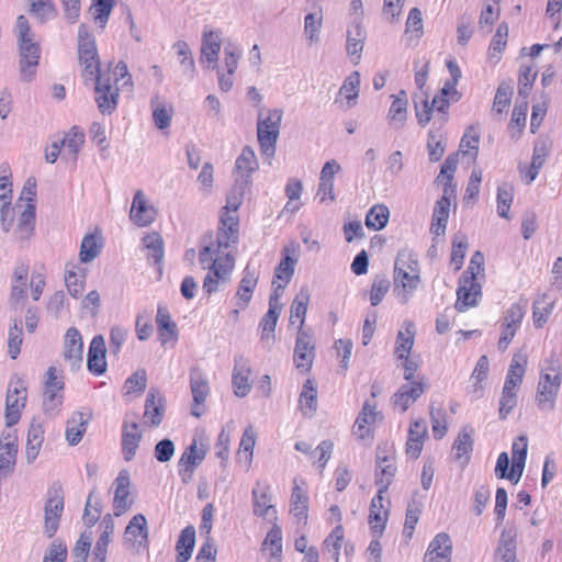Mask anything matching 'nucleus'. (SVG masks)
Wrapping results in <instances>:
<instances>
[{"mask_svg":"<svg viewBox=\"0 0 562 562\" xmlns=\"http://www.w3.org/2000/svg\"><path fill=\"white\" fill-rule=\"evenodd\" d=\"M15 30L20 50L21 79L31 81L36 72L41 48L38 43L34 41L29 21L24 15L18 16Z\"/></svg>","mask_w":562,"mask_h":562,"instance_id":"f257e3e1","label":"nucleus"},{"mask_svg":"<svg viewBox=\"0 0 562 562\" xmlns=\"http://www.w3.org/2000/svg\"><path fill=\"white\" fill-rule=\"evenodd\" d=\"M547 366L541 369L536 392V404L540 411H553L561 387V364L557 359H547Z\"/></svg>","mask_w":562,"mask_h":562,"instance_id":"f03ea898","label":"nucleus"},{"mask_svg":"<svg viewBox=\"0 0 562 562\" xmlns=\"http://www.w3.org/2000/svg\"><path fill=\"white\" fill-rule=\"evenodd\" d=\"M283 112L280 109L268 111V115L262 117V111L259 112L257 122V138L261 156L271 164L276 154V144L280 134V126Z\"/></svg>","mask_w":562,"mask_h":562,"instance_id":"7ed1b4c3","label":"nucleus"},{"mask_svg":"<svg viewBox=\"0 0 562 562\" xmlns=\"http://www.w3.org/2000/svg\"><path fill=\"white\" fill-rule=\"evenodd\" d=\"M483 272L484 267L469 262L467 270L459 279L458 299L456 302V310L458 312H465L469 307H474L479 304V300L482 296V286L477 282V276Z\"/></svg>","mask_w":562,"mask_h":562,"instance_id":"20e7f679","label":"nucleus"},{"mask_svg":"<svg viewBox=\"0 0 562 562\" xmlns=\"http://www.w3.org/2000/svg\"><path fill=\"white\" fill-rule=\"evenodd\" d=\"M64 490L59 482H53L46 493L44 506V532L52 538L59 528L60 517L64 512Z\"/></svg>","mask_w":562,"mask_h":562,"instance_id":"39448f33","label":"nucleus"},{"mask_svg":"<svg viewBox=\"0 0 562 562\" xmlns=\"http://www.w3.org/2000/svg\"><path fill=\"white\" fill-rule=\"evenodd\" d=\"M241 200L237 195H228L226 205L221 211L220 216V241L227 245L229 241H238L239 217L237 210Z\"/></svg>","mask_w":562,"mask_h":562,"instance_id":"423d86ee","label":"nucleus"},{"mask_svg":"<svg viewBox=\"0 0 562 562\" xmlns=\"http://www.w3.org/2000/svg\"><path fill=\"white\" fill-rule=\"evenodd\" d=\"M36 195V180L33 177H30L23 187L20 199H25L29 201L25 210L21 213L19 217L18 227L15 229V236L20 240L29 239L33 232L35 225V205L31 202Z\"/></svg>","mask_w":562,"mask_h":562,"instance_id":"0eeeda50","label":"nucleus"},{"mask_svg":"<svg viewBox=\"0 0 562 562\" xmlns=\"http://www.w3.org/2000/svg\"><path fill=\"white\" fill-rule=\"evenodd\" d=\"M30 267L24 260L16 261L11 280H10V294L8 303L10 308L18 311L22 308L27 299Z\"/></svg>","mask_w":562,"mask_h":562,"instance_id":"6e6552de","label":"nucleus"},{"mask_svg":"<svg viewBox=\"0 0 562 562\" xmlns=\"http://www.w3.org/2000/svg\"><path fill=\"white\" fill-rule=\"evenodd\" d=\"M112 77L110 74H103V76H97L94 81L95 102L98 109L102 114H112L117 106L119 99V87L113 86Z\"/></svg>","mask_w":562,"mask_h":562,"instance_id":"1a4fd4ad","label":"nucleus"},{"mask_svg":"<svg viewBox=\"0 0 562 562\" xmlns=\"http://www.w3.org/2000/svg\"><path fill=\"white\" fill-rule=\"evenodd\" d=\"M26 403V386L22 380L10 382L5 398L7 426L15 425L21 417V411Z\"/></svg>","mask_w":562,"mask_h":562,"instance_id":"9d476101","label":"nucleus"},{"mask_svg":"<svg viewBox=\"0 0 562 562\" xmlns=\"http://www.w3.org/2000/svg\"><path fill=\"white\" fill-rule=\"evenodd\" d=\"M314 359L315 341L313 336L304 329H299L293 355L295 368L303 373L310 372Z\"/></svg>","mask_w":562,"mask_h":562,"instance_id":"9b49d317","label":"nucleus"},{"mask_svg":"<svg viewBox=\"0 0 562 562\" xmlns=\"http://www.w3.org/2000/svg\"><path fill=\"white\" fill-rule=\"evenodd\" d=\"M420 283L419 271L401 270L393 273V293L401 304H406L413 297Z\"/></svg>","mask_w":562,"mask_h":562,"instance_id":"f8f14e48","label":"nucleus"},{"mask_svg":"<svg viewBox=\"0 0 562 562\" xmlns=\"http://www.w3.org/2000/svg\"><path fill=\"white\" fill-rule=\"evenodd\" d=\"M190 390L193 397L191 414L201 417L204 414V403L210 395V385L206 375L199 368L190 370Z\"/></svg>","mask_w":562,"mask_h":562,"instance_id":"ddd939ff","label":"nucleus"},{"mask_svg":"<svg viewBox=\"0 0 562 562\" xmlns=\"http://www.w3.org/2000/svg\"><path fill=\"white\" fill-rule=\"evenodd\" d=\"M396 464L392 453L384 454L381 450L376 453L375 485L378 492L384 494L392 484L396 473Z\"/></svg>","mask_w":562,"mask_h":562,"instance_id":"4468645a","label":"nucleus"},{"mask_svg":"<svg viewBox=\"0 0 562 562\" xmlns=\"http://www.w3.org/2000/svg\"><path fill=\"white\" fill-rule=\"evenodd\" d=\"M269 485H261L259 482L252 488V512L254 515L262 517L268 520L277 519V509L271 504V496L269 494Z\"/></svg>","mask_w":562,"mask_h":562,"instance_id":"2eb2a0df","label":"nucleus"},{"mask_svg":"<svg viewBox=\"0 0 562 562\" xmlns=\"http://www.w3.org/2000/svg\"><path fill=\"white\" fill-rule=\"evenodd\" d=\"M125 542H130L136 552L140 548L147 549L148 529L147 520L143 514L135 515L125 528Z\"/></svg>","mask_w":562,"mask_h":562,"instance_id":"dca6fc26","label":"nucleus"},{"mask_svg":"<svg viewBox=\"0 0 562 562\" xmlns=\"http://www.w3.org/2000/svg\"><path fill=\"white\" fill-rule=\"evenodd\" d=\"M106 347L102 335L92 338L88 349L87 368L95 376L106 371Z\"/></svg>","mask_w":562,"mask_h":562,"instance_id":"f3484780","label":"nucleus"},{"mask_svg":"<svg viewBox=\"0 0 562 562\" xmlns=\"http://www.w3.org/2000/svg\"><path fill=\"white\" fill-rule=\"evenodd\" d=\"M83 342L80 331L76 327L67 329L64 344V358L70 363L72 370L80 368L82 362Z\"/></svg>","mask_w":562,"mask_h":562,"instance_id":"a211bd4d","label":"nucleus"},{"mask_svg":"<svg viewBox=\"0 0 562 562\" xmlns=\"http://www.w3.org/2000/svg\"><path fill=\"white\" fill-rule=\"evenodd\" d=\"M130 217L139 227L150 225L156 218V210L147 203L142 190H137L134 194Z\"/></svg>","mask_w":562,"mask_h":562,"instance_id":"6ab92c4d","label":"nucleus"},{"mask_svg":"<svg viewBox=\"0 0 562 562\" xmlns=\"http://www.w3.org/2000/svg\"><path fill=\"white\" fill-rule=\"evenodd\" d=\"M249 374L250 367L247 359L241 355L235 356L232 384L236 396L245 397L250 392Z\"/></svg>","mask_w":562,"mask_h":562,"instance_id":"aec40b11","label":"nucleus"},{"mask_svg":"<svg viewBox=\"0 0 562 562\" xmlns=\"http://www.w3.org/2000/svg\"><path fill=\"white\" fill-rule=\"evenodd\" d=\"M428 435L426 422L423 419L414 420L408 429L407 441L405 446L406 454L412 459H418L423 448L425 439Z\"/></svg>","mask_w":562,"mask_h":562,"instance_id":"412c9836","label":"nucleus"},{"mask_svg":"<svg viewBox=\"0 0 562 562\" xmlns=\"http://www.w3.org/2000/svg\"><path fill=\"white\" fill-rule=\"evenodd\" d=\"M138 427L139 426L136 422H123L121 448L125 461H131L135 457L138 449L143 437L142 432L138 430Z\"/></svg>","mask_w":562,"mask_h":562,"instance_id":"4be33fe9","label":"nucleus"},{"mask_svg":"<svg viewBox=\"0 0 562 562\" xmlns=\"http://www.w3.org/2000/svg\"><path fill=\"white\" fill-rule=\"evenodd\" d=\"M222 45V33L220 31L207 30L202 33L201 58L205 59L212 69L217 67L218 53Z\"/></svg>","mask_w":562,"mask_h":562,"instance_id":"5701e85b","label":"nucleus"},{"mask_svg":"<svg viewBox=\"0 0 562 562\" xmlns=\"http://www.w3.org/2000/svg\"><path fill=\"white\" fill-rule=\"evenodd\" d=\"M367 32L360 21H353L347 30L346 50L355 64L361 58Z\"/></svg>","mask_w":562,"mask_h":562,"instance_id":"b1692460","label":"nucleus"},{"mask_svg":"<svg viewBox=\"0 0 562 562\" xmlns=\"http://www.w3.org/2000/svg\"><path fill=\"white\" fill-rule=\"evenodd\" d=\"M156 324L158 328V340L162 346L167 345L169 341L177 342L179 338L178 326L176 322L172 321L166 306H158Z\"/></svg>","mask_w":562,"mask_h":562,"instance_id":"393cba45","label":"nucleus"},{"mask_svg":"<svg viewBox=\"0 0 562 562\" xmlns=\"http://www.w3.org/2000/svg\"><path fill=\"white\" fill-rule=\"evenodd\" d=\"M424 392L425 387L423 381L407 382L393 395L392 402L394 406L400 407L401 412L404 413L424 394Z\"/></svg>","mask_w":562,"mask_h":562,"instance_id":"a878e982","label":"nucleus"},{"mask_svg":"<svg viewBox=\"0 0 562 562\" xmlns=\"http://www.w3.org/2000/svg\"><path fill=\"white\" fill-rule=\"evenodd\" d=\"M165 398L156 389H150L145 401V423L151 427H158L165 415Z\"/></svg>","mask_w":562,"mask_h":562,"instance_id":"bb28decb","label":"nucleus"},{"mask_svg":"<svg viewBox=\"0 0 562 562\" xmlns=\"http://www.w3.org/2000/svg\"><path fill=\"white\" fill-rule=\"evenodd\" d=\"M130 484L131 481L128 472L126 470H121L114 481L115 491L113 507L115 509L116 516H120L122 513L126 512L132 505V502L128 501Z\"/></svg>","mask_w":562,"mask_h":562,"instance_id":"cd10ccee","label":"nucleus"},{"mask_svg":"<svg viewBox=\"0 0 562 562\" xmlns=\"http://www.w3.org/2000/svg\"><path fill=\"white\" fill-rule=\"evenodd\" d=\"M452 541L448 533L440 532L430 541L424 561H432L434 559H446L451 562Z\"/></svg>","mask_w":562,"mask_h":562,"instance_id":"c85d7f7f","label":"nucleus"},{"mask_svg":"<svg viewBox=\"0 0 562 562\" xmlns=\"http://www.w3.org/2000/svg\"><path fill=\"white\" fill-rule=\"evenodd\" d=\"M528 359L526 355L521 352L514 353L506 373L505 383L503 387H509L510 390L517 391V389L522 383Z\"/></svg>","mask_w":562,"mask_h":562,"instance_id":"c756f323","label":"nucleus"},{"mask_svg":"<svg viewBox=\"0 0 562 562\" xmlns=\"http://www.w3.org/2000/svg\"><path fill=\"white\" fill-rule=\"evenodd\" d=\"M44 427L43 425L33 419L26 437L25 456L27 463H33L40 454L43 441H44Z\"/></svg>","mask_w":562,"mask_h":562,"instance_id":"7c9ffc66","label":"nucleus"},{"mask_svg":"<svg viewBox=\"0 0 562 562\" xmlns=\"http://www.w3.org/2000/svg\"><path fill=\"white\" fill-rule=\"evenodd\" d=\"M89 423V416L81 412H75L67 420L66 440L70 446H77L85 432Z\"/></svg>","mask_w":562,"mask_h":562,"instance_id":"2f4dec72","label":"nucleus"},{"mask_svg":"<svg viewBox=\"0 0 562 562\" xmlns=\"http://www.w3.org/2000/svg\"><path fill=\"white\" fill-rule=\"evenodd\" d=\"M195 544V528L187 526L180 532L176 543L177 558L176 562H188L192 555Z\"/></svg>","mask_w":562,"mask_h":562,"instance_id":"473e14b6","label":"nucleus"},{"mask_svg":"<svg viewBox=\"0 0 562 562\" xmlns=\"http://www.w3.org/2000/svg\"><path fill=\"white\" fill-rule=\"evenodd\" d=\"M383 501H384L383 494H380L378 492L376 495L371 501L370 513H369V525L373 532L380 533V535L385 529L387 514H389V510L385 509L384 517L382 516V509L384 507Z\"/></svg>","mask_w":562,"mask_h":562,"instance_id":"72a5a7b5","label":"nucleus"},{"mask_svg":"<svg viewBox=\"0 0 562 562\" xmlns=\"http://www.w3.org/2000/svg\"><path fill=\"white\" fill-rule=\"evenodd\" d=\"M206 450L201 447L198 449L196 440L186 448L178 461V468H183L184 472L193 473L195 468L204 460Z\"/></svg>","mask_w":562,"mask_h":562,"instance_id":"f704fd0d","label":"nucleus"},{"mask_svg":"<svg viewBox=\"0 0 562 562\" xmlns=\"http://www.w3.org/2000/svg\"><path fill=\"white\" fill-rule=\"evenodd\" d=\"M307 510H308V496L297 484L294 482V486L291 493L290 499V513L297 518L299 520H303L304 522L307 519Z\"/></svg>","mask_w":562,"mask_h":562,"instance_id":"c9c22d12","label":"nucleus"},{"mask_svg":"<svg viewBox=\"0 0 562 562\" xmlns=\"http://www.w3.org/2000/svg\"><path fill=\"white\" fill-rule=\"evenodd\" d=\"M258 277L255 271H250L249 266L246 267L244 271V277L240 280L237 297L239 299L238 306L240 308H245L252 297V292L257 285Z\"/></svg>","mask_w":562,"mask_h":562,"instance_id":"e433bc0d","label":"nucleus"},{"mask_svg":"<svg viewBox=\"0 0 562 562\" xmlns=\"http://www.w3.org/2000/svg\"><path fill=\"white\" fill-rule=\"evenodd\" d=\"M376 414L375 405H371L368 401L364 402L362 411L359 413L353 425V434L359 439H364L369 435L368 425L375 422Z\"/></svg>","mask_w":562,"mask_h":562,"instance_id":"4c0bfd02","label":"nucleus"},{"mask_svg":"<svg viewBox=\"0 0 562 562\" xmlns=\"http://www.w3.org/2000/svg\"><path fill=\"white\" fill-rule=\"evenodd\" d=\"M173 49L180 59L182 74L188 80H192L195 75V64L188 43L184 41H177L173 44Z\"/></svg>","mask_w":562,"mask_h":562,"instance_id":"58836bf2","label":"nucleus"},{"mask_svg":"<svg viewBox=\"0 0 562 562\" xmlns=\"http://www.w3.org/2000/svg\"><path fill=\"white\" fill-rule=\"evenodd\" d=\"M255 445L256 434L252 427L249 426L244 430L237 452L238 462H244L247 468L251 464Z\"/></svg>","mask_w":562,"mask_h":562,"instance_id":"ea45409f","label":"nucleus"},{"mask_svg":"<svg viewBox=\"0 0 562 562\" xmlns=\"http://www.w3.org/2000/svg\"><path fill=\"white\" fill-rule=\"evenodd\" d=\"M415 329L412 322H406L405 331L400 330L396 336L395 355L397 359H406L414 345Z\"/></svg>","mask_w":562,"mask_h":562,"instance_id":"a19ab883","label":"nucleus"},{"mask_svg":"<svg viewBox=\"0 0 562 562\" xmlns=\"http://www.w3.org/2000/svg\"><path fill=\"white\" fill-rule=\"evenodd\" d=\"M446 66L449 70L450 78L443 85V94H450L452 102H458L461 99V93L457 90V85L462 76L461 69L454 59H448Z\"/></svg>","mask_w":562,"mask_h":562,"instance_id":"79ce46f5","label":"nucleus"},{"mask_svg":"<svg viewBox=\"0 0 562 562\" xmlns=\"http://www.w3.org/2000/svg\"><path fill=\"white\" fill-rule=\"evenodd\" d=\"M308 302H310L308 289L301 288L300 292L296 294V296L294 297V300L292 302L291 311H290V322L293 323L294 318L300 321L299 329H303Z\"/></svg>","mask_w":562,"mask_h":562,"instance_id":"37998d69","label":"nucleus"},{"mask_svg":"<svg viewBox=\"0 0 562 562\" xmlns=\"http://www.w3.org/2000/svg\"><path fill=\"white\" fill-rule=\"evenodd\" d=\"M393 102L389 109L387 117L393 123L404 124L407 117V94L401 90L396 95H392Z\"/></svg>","mask_w":562,"mask_h":562,"instance_id":"c03bdc74","label":"nucleus"},{"mask_svg":"<svg viewBox=\"0 0 562 562\" xmlns=\"http://www.w3.org/2000/svg\"><path fill=\"white\" fill-rule=\"evenodd\" d=\"M473 428L465 426L459 432L457 439L453 442L452 450L456 452L457 459L465 458V461L469 460L470 454L473 450V439H472Z\"/></svg>","mask_w":562,"mask_h":562,"instance_id":"a18cd8bd","label":"nucleus"},{"mask_svg":"<svg viewBox=\"0 0 562 562\" xmlns=\"http://www.w3.org/2000/svg\"><path fill=\"white\" fill-rule=\"evenodd\" d=\"M23 342L22 319L14 318L8 331V353L11 359H16L21 352Z\"/></svg>","mask_w":562,"mask_h":562,"instance_id":"49530a36","label":"nucleus"},{"mask_svg":"<svg viewBox=\"0 0 562 562\" xmlns=\"http://www.w3.org/2000/svg\"><path fill=\"white\" fill-rule=\"evenodd\" d=\"M16 453L18 446L15 439L8 442L0 441V473H3V476L13 471Z\"/></svg>","mask_w":562,"mask_h":562,"instance_id":"de8ad7c7","label":"nucleus"},{"mask_svg":"<svg viewBox=\"0 0 562 562\" xmlns=\"http://www.w3.org/2000/svg\"><path fill=\"white\" fill-rule=\"evenodd\" d=\"M389 217V207L384 204H376L367 213L366 225L369 229L381 231L386 226Z\"/></svg>","mask_w":562,"mask_h":562,"instance_id":"09e8293b","label":"nucleus"},{"mask_svg":"<svg viewBox=\"0 0 562 562\" xmlns=\"http://www.w3.org/2000/svg\"><path fill=\"white\" fill-rule=\"evenodd\" d=\"M236 169L250 178L251 173L255 172L259 165L254 149L250 146H245L241 154L237 157L235 162Z\"/></svg>","mask_w":562,"mask_h":562,"instance_id":"8fccbe9b","label":"nucleus"},{"mask_svg":"<svg viewBox=\"0 0 562 562\" xmlns=\"http://www.w3.org/2000/svg\"><path fill=\"white\" fill-rule=\"evenodd\" d=\"M30 12L41 22L53 20L57 16V10L52 0H29Z\"/></svg>","mask_w":562,"mask_h":562,"instance_id":"3c124183","label":"nucleus"},{"mask_svg":"<svg viewBox=\"0 0 562 562\" xmlns=\"http://www.w3.org/2000/svg\"><path fill=\"white\" fill-rule=\"evenodd\" d=\"M237 241H229L227 245H224L220 241V231L217 232V237L214 243H210L209 245H204L199 254V260L200 263L203 266V268H207L213 260L218 259V255L221 254V250L227 249L231 245L236 244Z\"/></svg>","mask_w":562,"mask_h":562,"instance_id":"603ef678","label":"nucleus"},{"mask_svg":"<svg viewBox=\"0 0 562 562\" xmlns=\"http://www.w3.org/2000/svg\"><path fill=\"white\" fill-rule=\"evenodd\" d=\"M496 554L499 557L501 562L516 561V540L509 531L504 530L502 532Z\"/></svg>","mask_w":562,"mask_h":562,"instance_id":"864d4df0","label":"nucleus"},{"mask_svg":"<svg viewBox=\"0 0 562 562\" xmlns=\"http://www.w3.org/2000/svg\"><path fill=\"white\" fill-rule=\"evenodd\" d=\"M507 36L508 25L503 22L497 26L496 33L494 34L488 47V56L491 59H495V61L501 59V55L507 44Z\"/></svg>","mask_w":562,"mask_h":562,"instance_id":"5fc2aeb1","label":"nucleus"},{"mask_svg":"<svg viewBox=\"0 0 562 562\" xmlns=\"http://www.w3.org/2000/svg\"><path fill=\"white\" fill-rule=\"evenodd\" d=\"M79 63L83 67L82 76L86 80H93L97 76H103L100 71V60L98 52H86L79 55Z\"/></svg>","mask_w":562,"mask_h":562,"instance_id":"6e6d98bb","label":"nucleus"},{"mask_svg":"<svg viewBox=\"0 0 562 562\" xmlns=\"http://www.w3.org/2000/svg\"><path fill=\"white\" fill-rule=\"evenodd\" d=\"M514 199V188L504 182L497 188V214L503 218H509V209Z\"/></svg>","mask_w":562,"mask_h":562,"instance_id":"4d7b16f0","label":"nucleus"},{"mask_svg":"<svg viewBox=\"0 0 562 562\" xmlns=\"http://www.w3.org/2000/svg\"><path fill=\"white\" fill-rule=\"evenodd\" d=\"M344 540V527L338 524L324 540V549L330 557L338 562L340 549Z\"/></svg>","mask_w":562,"mask_h":562,"instance_id":"13d9d810","label":"nucleus"},{"mask_svg":"<svg viewBox=\"0 0 562 562\" xmlns=\"http://www.w3.org/2000/svg\"><path fill=\"white\" fill-rule=\"evenodd\" d=\"M490 372V360L487 356L483 355L479 358L475 368L471 374V381H473V392H482L484 389L483 382L487 380Z\"/></svg>","mask_w":562,"mask_h":562,"instance_id":"bf43d9fd","label":"nucleus"},{"mask_svg":"<svg viewBox=\"0 0 562 562\" xmlns=\"http://www.w3.org/2000/svg\"><path fill=\"white\" fill-rule=\"evenodd\" d=\"M262 550H269L271 558H281L282 554V531L278 525L268 531L263 542Z\"/></svg>","mask_w":562,"mask_h":562,"instance_id":"052dcab7","label":"nucleus"},{"mask_svg":"<svg viewBox=\"0 0 562 562\" xmlns=\"http://www.w3.org/2000/svg\"><path fill=\"white\" fill-rule=\"evenodd\" d=\"M95 488H93L87 498L82 520L87 527H92L100 518L101 502L94 496Z\"/></svg>","mask_w":562,"mask_h":562,"instance_id":"680f3d73","label":"nucleus"},{"mask_svg":"<svg viewBox=\"0 0 562 562\" xmlns=\"http://www.w3.org/2000/svg\"><path fill=\"white\" fill-rule=\"evenodd\" d=\"M114 5L113 0H92L90 11L101 29H104Z\"/></svg>","mask_w":562,"mask_h":562,"instance_id":"e2e57ef3","label":"nucleus"},{"mask_svg":"<svg viewBox=\"0 0 562 562\" xmlns=\"http://www.w3.org/2000/svg\"><path fill=\"white\" fill-rule=\"evenodd\" d=\"M143 244L147 248V257L155 263H160L164 258V241L158 233L147 234L143 238Z\"/></svg>","mask_w":562,"mask_h":562,"instance_id":"0e129e2a","label":"nucleus"},{"mask_svg":"<svg viewBox=\"0 0 562 562\" xmlns=\"http://www.w3.org/2000/svg\"><path fill=\"white\" fill-rule=\"evenodd\" d=\"M468 248V238L462 233H457L452 238L451 258L450 261L456 266V270H460L465 257Z\"/></svg>","mask_w":562,"mask_h":562,"instance_id":"69168bd1","label":"nucleus"},{"mask_svg":"<svg viewBox=\"0 0 562 562\" xmlns=\"http://www.w3.org/2000/svg\"><path fill=\"white\" fill-rule=\"evenodd\" d=\"M83 142L85 134L81 128L78 126H72L65 135L60 144L72 155L74 159H76Z\"/></svg>","mask_w":562,"mask_h":562,"instance_id":"338daca9","label":"nucleus"},{"mask_svg":"<svg viewBox=\"0 0 562 562\" xmlns=\"http://www.w3.org/2000/svg\"><path fill=\"white\" fill-rule=\"evenodd\" d=\"M391 288V282L385 274L375 276L370 290V303L372 306L379 305Z\"/></svg>","mask_w":562,"mask_h":562,"instance_id":"774afa93","label":"nucleus"}]
</instances>
